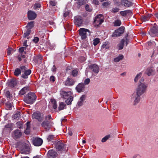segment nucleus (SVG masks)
<instances>
[{
  "label": "nucleus",
  "instance_id": "f257e3e1",
  "mask_svg": "<svg viewBox=\"0 0 158 158\" xmlns=\"http://www.w3.org/2000/svg\"><path fill=\"white\" fill-rule=\"evenodd\" d=\"M62 97L65 99V103L67 105L70 104L73 100V94L71 91L66 92L62 91L60 93Z\"/></svg>",
  "mask_w": 158,
  "mask_h": 158
},
{
  "label": "nucleus",
  "instance_id": "f03ea898",
  "mask_svg": "<svg viewBox=\"0 0 158 158\" xmlns=\"http://www.w3.org/2000/svg\"><path fill=\"white\" fill-rule=\"evenodd\" d=\"M36 96L34 93H28L25 97L24 101L26 103L31 104L35 100Z\"/></svg>",
  "mask_w": 158,
  "mask_h": 158
},
{
  "label": "nucleus",
  "instance_id": "7ed1b4c3",
  "mask_svg": "<svg viewBox=\"0 0 158 158\" xmlns=\"http://www.w3.org/2000/svg\"><path fill=\"white\" fill-rule=\"evenodd\" d=\"M19 147L21 154H27L29 153L30 148L25 142L20 143Z\"/></svg>",
  "mask_w": 158,
  "mask_h": 158
},
{
  "label": "nucleus",
  "instance_id": "20e7f679",
  "mask_svg": "<svg viewBox=\"0 0 158 158\" xmlns=\"http://www.w3.org/2000/svg\"><path fill=\"white\" fill-rule=\"evenodd\" d=\"M148 87V85L145 83L140 84L139 85L136 89V93L140 96L144 94L146 91Z\"/></svg>",
  "mask_w": 158,
  "mask_h": 158
},
{
  "label": "nucleus",
  "instance_id": "39448f33",
  "mask_svg": "<svg viewBox=\"0 0 158 158\" xmlns=\"http://www.w3.org/2000/svg\"><path fill=\"white\" fill-rule=\"evenodd\" d=\"M103 21L102 15L99 14L95 17L94 22V25L95 27H98L103 22Z\"/></svg>",
  "mask_w": 158,
  "mask_h": 158
},
{
  "label": "nucleus",
  "instance_id": "423d86ee",
  "mask_svg": "<svg viewBox=\"0 0 158 158\" xmlns=\"http://www.w3.org/2000/svg\"><path fill=\"white\" fill-rule=\"evenodd\" d=\"M140 95L134 92L131 96V100L133 101V104L135 106L139 103L140 99Z\"/></svg>",
  "mask_w": 158,
  "mask_h": 158
},
{
  "label": "nucleus",
  "instance_id": "0eeeda50",
  "mask_svg": "<svg viewBox=\"0 0 158 158\" xmlns=\"http://www.w3.org/2000/svg\"><path fill=\"white\" fill-rule=\"evenodd\" d=\"M53 125V123L50 120H45L41 124L42 126L47 131L49 130Z\"/></svg>",
  "mask_w": 158,
  "mask_h": 158
},
{
  "label": "nucleus",
  "instance_id": "6e6552de",
  "mask_svg": "<svg viewBox=\"0 0 158 158\" xmlns=\"http://www.w3.org/2000/svg\"><path fill=\"white\" fill-rule=\"evenodd\" d=\"M125 27L123 26L121 27L115 31L113 33L112 36L113 37L120 36L123 34L124 31Z\"/></svg>",
  "mask_w": 158,
  "mask_h": 158
},
{
  "label": "nucleus",
  "instance_id": "1a4fd4ad",
  "mask_svg": "<svg viewBox=\"0 0 158 158\" xmlns=\"http://www.w3.org/2000/svg\"><path fill=\"white\" fill-rule=\"evenodd\" d=\"M83 21V18L81 16L78 15L75 16L74 17V24L78 27L81 26Z\"/></svg>",
  "mask_w": 158,
  "mask_h": 158
},
{
  "label": "nucleus",
  "instance_id": "9d476101",
  "mask_svg": "<svg viewBox=\"0 0 158 158\" xmlns=\"http://www.w3.org/2000/svg\"><path fill=\"white\" fill-rule=\"evenodd\" d=\"M149 33L152 37L158 35V26H154L151 29L149 32Z\"/></svg>",
  "mask_w": 158,
  "mask_h": 158
},
{
  "label": "nucleus",
  "instance_id": "9b49d317",
  "mask_svg": "<svg viewBox=\"0 0 158 158\" xmlns=\"http://www.w3.org/2000/svg\"><path fill=\"white\" fill-rule=\"evenodd\" d=\"M89 32V30L84 28H81L79 30V35L81 36L82 39H85L87 37L86 32Z\"/></svg>",
  "mask_w": 158,
  "mask_h": 158
},
{
  "label": "nucleus",
  "instance_id": "f8f14e48",
  "mask_svg": "<svg viewBox=\"0 0 158 158\" xmlns=\"http://www.w3.org/2000/svg\"><path fill=\"white\" fill-rule=\"evenodd\" d=\"M56 148L58 151H64L65 150V146L62 141L57 142L56 144Z\"/></svg>",
  "mask_w": 158,
  "mask_h": 158
},
{
  "label": "nucleus",
  "instance_id": "ddd939ff",
  "mask_svg": "<svg viewBox=\"0 0 158 158\" xmlns=\"http://www.w3.org/2000/svg\"><path fill=\"white\" fill-rule=\"evenodd\" d=\"M43 141L42 139L39 138H34L32 140V143L33 145L36 146H41Z\"/></svg>",
  "mask_w": 158,
  "mask_h": 158
},
{
  "label": "nucleus",
  "instance_id": "4468645a",
  "mask_svg": "<svg viewBox=\"0 0 158 158\" xmlns=\"http://www.w3.org/2000/svg\"><path fill=\"white\" fill-rule=\"evenodd\" d=\"M33 118L36 119L39 121H42L43 118L41 116V113L40 112H35L32 115Z\"/></svg>",
  "mask_w": 158,
  "mask_h": 158
},
{
  "label": "nucleus",
  "instance_id": "2eb2a0df",
  "mask_svg": "<svg viewBox=\"0 0 158 158\" xmlns=\"http://www.w3.org/2000/svg\"><path fill=\"white\" fill-rule=\"evenodd\" d=\"M22 133L21 131L18 129L14 131L12 133V135L15 139L19 138L22 135Z\"/></svg>",
  "mask_w": 158,
  "mask_h": 158
},
{
  "label": "nucleus",
  "instance_id": "dca6fc26",
  "mask_svg": "<svg viewBox=\"0 0 158 158\" xmlns=\"http://www.w3.org/2000/svg\"><path fill=\"white\" fill-rule=\"evenodd\" d=\"M17 81L15 79H11L9 80L7 83L8 86L10 87H14L17 84Z\"/></svg>",
  "mask_w": 158,
  "mask_h": 158
},
{
  "label": "nucleus",
  "instance_id": "f3484780",
  "mask_svg": "<svg viewBox=\"0 0 158 158\" xmlns=\"http://www.w3.org/2000/svg\"><path fill=\"white\" fill-rule=\"evenodd\" d=\"M28 19L30 20L34 19L36 17V14L34 11L29 10L27 13Z\"/></svg>",
  "mask_w": 158,
  "mask_h": 158
},
{
  "label": "nucleus",
  "instance_id": "a211bd4d",
  "mask_svg": "<svg viewBox=\"0 0 158 158\" xmlns=\"http://www.w3.org/2000/svg\"><path fill=\"white\" fill-rule=\"evenodd\" d=\"M64 83L65 85L70 86L74 84L75 81L73 79L68 77Z\"/></svg>",
  "mask_w": 158,
  "mask_h": 158
},
{
  "label": "nucleus",
  "instance_id": "6ab92c4d",
  "mask_svg": "<svg viewBox=\"0 0 158 158\" xmlns=\"http://www.w3.org/2000/svg\"><path fill=\"white\" fill-rule=\"evenodd\" d=\"M89 68L90 70L96 73H98L99 70V68L98 66L95 64L91 65Z\"/></svg>",
  "mask_w": 158,
  "mask_h": 158
},
{
  "label": "nucleus",
  "instance_id": "aec40b11",
  "mask_svg": "<svg viewBox=\"0 0 158 158\" xmlns=\"http://www.w3.org/2000/svg\"><path fill=\"white\" fill-rule=\"evenodd\" d=\"M121 4L125 6L128 7L132 6V3L128 0H122L121 1Z\"/></svg>",
  "mask_w": 158,
  "mask_h": 158
},
{
  "label": "nucleus",
  "instance_id": "412c9836",
  "mask_svg": "<svg viewBox=\"0 0 158 158\" xmlns=\"http://www.w3.org/2000/svg\"><path fill=\"white\" fill-rule=\"evenodd\" d=\"M76 89L79 93L83 92L85 89L84 84L83 83H79L76 87Z\"/></svg>",
  "mask_w": 158,
  "mask_h": 158
},
{
  "label": "nucleus",
  "instance_id": "4be33fe9",
  "mask_svg": "<svg viewBox=\"0 0 158 158\" xmlns=\"http://www.w3.org/2000/svg\"><path fill=\"white\" fill-rule=\"evenodd\" d=\"M49 107H52L54 109H56L57 107L56 101L54 99H52L49 102Z\"/></svg>",
  "mask_w": 158,
  "mask_h": 158
},
{
  "label": "nucleus",
  "instance_id": "5701e85b",
  "mask_svg": "<svg viewBox=\"0 0 158 158\" xmlns=\"http://www.w3.org/2000/svg\"><path fill=\"white\" fill-rule=\"evenodd\" d=\"M152 16L151 14H148L142 16L141 18V20L144 22H146L149 20Z\"/></svg>",
  "mask_w": 158,
  "mask_h": 158
},
{
  "label": "nucleus",
  "instance_id": "b1692460",
  "mask_svg": "<svg viewBox=\"0 0 158 158\" xmlns=\"http://www.w3.org/2000/svg\"><path fill=\"white\" fill-rule=\"evenodd\" d=\"M57 154L56 152L53 150H49L48 153V158H50L51 157H55Z\"/></svg>",
  "mask_w": 158,
  "mask_h": 158
},
{
  "label": "nucleus",
  "instance_id": "393cba45",
  "mask_svg": "<svg viewBox=\"0 0 158 158\" xmlns=\"http://www.w3.org/2000/svg\"><path fill=\"white\" fill-rule=\"evenodd\" d=\"M24 72L22 75V77L24 79H27L28 78V76L31 73V71L30 69L26 70Z\"/></svg>",
  "mask_w": 158,
  "mask_h": 158
},
{
  "label": "nucleus",
  "instance_id": "a878e982",
  "mask_svg": "<svg viewBox=\"0 0 158 158\" xmlns=\"http://www.w3.org/2000/svg\"><path fill=\"white\" fill-rule=\"evenodd\" d=\"M121 15L123 16H125L127 15H131L132 14L131 10H128L120 12Z\"/></svg>",
  "mask_w": 158,
  "mask_h": 158
},
{
  "label": "nucleus",
  "instance_id": "bb28decb",
  "mask_svg": "<svg viewBox=\"0 0 158 158\" xmlns=\"http://www.w3.org/2000/svg\"><path fill=\"white\" fill-rule=\"evenodd\" d=\"M85 96L84 95H82L77 103V106L79 107L82 106L84 101L85 100Z\"/></svg>",
  "mask_w": 158,
  "mask_h": 158
},
{
  "label": "nucleus",
  "instance_id": "cd10ccee",
  "mask_svg": "<svg viewBox=\"0 0 158 158\" xmlns=\"http://www.w3.org/2000/svg\"><path fill=\"white\" fill-rule=\"evenodd\" d=\"M125 42V39H122L120 41V43L118 44V48L119 50H121L123 48Z\"/></svg>",
  "mask_w": 158,
  "mask_h": 158
},
{
  "label": "nucleus",
  "instance_id": "c85d7f7f",
  "mask_svg": "<svg viewBox=\"0 0 158 158\" xmlns=\"http://www.w3.org/2000/svg\"><path fill=\"white\" fill-rule=\"evenodd\" d=\"M123 58V56L122 55H120L118 56L114 59V61L115 62H118L122 60Z\"/></svg>",
  "mask_w": 158,
  "mask_h": 158
},
{
  "label": "nucleus",
  "instance_id": "c756f323",
  "mask_svg": "<svg viewBox=\"0 0 158 158\" xmlns=\"http://www.w3.org/2000/svg\"><path fill=\"white\" fill-rule=\"evenodd\" d=\"M30 123L29 122H27V128L26 130L24 131V133L27 134H28L30 132Z\"/></svg>",
  "mask_w": 158,
  "mask_h": 158
},
{
  "label": "nucleus",
  "instance_id": "7c9ffc66",
  "mask_svg": "<svg viewBox=\"0 0 158 158\" xmlns=\"http://www.w3.org/2000/svg\"><path fill=\"white\" fill-rule=\"evenodd\" d=\"M34 22L33 21L30 22L28 23L26 27L28 29H31L34 26Z\"/></svg>",
  "mask_w": 158,
  "mask_h": 158
},
{
  "label": "nucleus",
  "instance_id": "2f4dec72",
  "mask_svg": "<svg viewBox=\"0 0 158 158\" xmlns=\"http://www.w3.org/2000/svg\"><path fill=\"white\" fill-rule=\"evenodd\" d=\"M27 89V87H24L19 91V94L21 95H24L26 93Z\"/></svg>",
  "mask_w": 158,
  "mask_h": 158
},
{
  "label": "nucleus",
  "instance_id": "473e14b6",
  "mask_svg": "<svg viewBox=\"0 0 158 158\" xmlns=\"http://www.w3.org/2000/svg\"><path fill=\"white\" fill-rule=\"evenodd\" d=\"M153 70L152 68H148L146 71V73L148 76H150L152 74V73L153 72Z\"/></svg>",
  "mask_w": 158,
  "mask_h": 158
},
{
  "label": "nucleus",
  "instance_id": "72a5a7b5",
  "mask_svg": "<svg viewBox=\"0 0 158 158\" xmlns=\"http://www.w3.org/2000/svg\"><path fill=\"white\" fill-rule=\"evenodd\" d=\"M114 26H119L121 24V21L119 19H117L114 21L113 23Z\"/></svg>",
  "mask_w": 158,
  "mask_h": 158
},
{
  "label": "nucleus",
  "instance_id": "f704fd0d",
  "mask_svg": "<svg viewBox=\"0 0 158 158\" xmlns=\"http://www.w3.org/2000/svg\"><path fill=\"white\" fill-rule=\"evenodd\" d=\"M21 70L17 68L14 72V75L16 76H18L21 73Z\"/></svg>",
  "mask_w": 158,
  "mask_h": 158
},
{
  "label": "nucleus",
  "instance_id": "c9c22d12",
  "mask_svg": "<svg viewBox=\"0 0 158 158\" xmlns=\"http://www.w3.org/2000/svg\"><path fill=\"white\" fill-rule=\"evenodd\" d=\"M20 111H19L17 113H16L13 116V118L15 119H19L20 117Z\"/></svg>",
  "mask_w": 158,
  "mask_h": 158
},
{
  "label": "nucleus",
  "instance_id": "e433bc0d",
  "mask_svg": "<svg viewBox=\"0 0 158 158\" xmlns=\"http://www.w3.org/2000/svg\"><path fill=\"white\" fill-rule=\"evenodd\" d=\"M13 127V124L12 123H10L6 124L5 126V127L7 129H10L11 130L12 128Z\"/></svg>",
  "mask_w": 158,
  "mask_h": 158
},
{
  "label": "nucleus",
  "instance_id": "4c0bfd02",
  "mask_svg": "<svg viewBox=\"0 0 158 158\" xmlns=\"http://www.w3.org/2000/svg\"><path fill=\"white\" fill-rule=\"evenodd\" d=\"M57 2L55 0H51L49 2L50 5L52 6H55L57 4Z\"/></svg>",
  "mask_w": 158,
  "mask_h": 158
},
{
  "label": "nucleus",
  "instance_id": "58836bf2",
  "mask_svg": "<svg viewBox=\"0 0 158 158\" xmlns=\"http://www.w3.org/2000/svg\"><path fill=\"white\" fill-rule=\"evenodd\" d=\"M31 33V30L30 29H27L26 32L23 34V37L26 38Z\"/></svg>",
  "mask_w": 158,
  "mask_h": 158
},
{
  "label": "nucleus",
  "instance_id": "ea45409f",
  "mask_svg": "<svg viewBox=\"0 0 158 158\" xmlns=\"http://www.w3.org/2000/svg\"><path fill=\"white\" fill-rule=\"evenodd\" d=\"M26 48L25 47H23L20 48L19 49V52L20 53H22L24 52V54H26V52H25L24 50L26 49Z\"/></svg>",
  "mask_w": 158,
  "mask_h": 158
},
{
  "label": "nucleus",
  "instance_id": "a19ab883",
  "mask_svg": "<svg viewBox=\"0 0 158 158\" xmlns=\"http://www.w3.org/2000/svg\"><path fill=\"white\" fill-rule=\"evenodd\" d=\"M65 105L63 102H61L59 104L58 109L59 110H63L64 109Z\"/></svg>",
  "mask_w": 158,
  "mask_h": 158
},
{
  "label": "nucleus",
  "instance_id": "79ce46f5",
  "mask_svg": "<svg viewBox=\"0 0 158 158\" xmlns=\"http://www.w3.org/2000/svg\"><path fill=\"white\" fill-rule=\"evenodd\" d=\"M99 42V39L98 38H96L94 40L93 44L94 46H95L97 45Z\"/></svg>",
  "mask_w": 158,
  "mask_h": 158
},
{
  "label": "nucleus",
  "instance_id": "37998d69",
  "mask_svg": "<svg viewBox=\"0 0 158 158\" xmlns=\"http://www.w3.org/2000/svg\"><path fill=\"white\" fill-rule=\"evenodd\" d=\"M141 75L142 73H140L136 75L134 79L135 82H137L138 81V79L141 77Z\"/></svg>",
  "mask_w": 158,
  "mask_h": 158
},
{
  "label": "nucleus",
  "instance_id": "c03bdc74",
  "mask_svg": "<svg viewBox=\"0 0 158 158\" xmlns=\"http://www.w3.org/2000/svg\"><path fill=\"white\" fill-rule=\"evenodd\" d=\"M16 124L18 128L21 129L22 128L23 123L21 121H19L16 123Z\"/></svg>",
  "mask_w": 158,
  "mask_h": 158
},
{
  "label": "nucleus",
  "instance_id": "a18cd8bd",
  "mask_svg": "<svg viewBox=\"0 0 158 158\" xmlns=\"http://www.w3.org/2000/svg\"><path fill=\"white\" fill-rule=\"evenodd\" d=\"M6 109L7 110H10L11 109L12 105L9 102H7L6 104Z\"/></svg>",
  "mask_w": 158,
  "mask_h": 158
},
{
  "label": "nucleus",
  "instance_id": "49530a36",
  "mask_svg": "<svg viewBox=\"0 0 158 158\" xmlns=\"http://www.w3.org/2000/svg\"><path fill=\"white\" fill-rule=\"evenodd\" d=\"M110 137V135H106L102 139V142H105Z\"/></svg>",
  "mask_w": 158,
  "mask_h": 158
},
{
  "label": "nucleus",
  "instance_id": "de8ad7c7",
  "mask_svg": "<svg viewBox=\"0 0 158 158\" xmlns=\"http://www.w3.org/2000/svg\"><path fill=\"white\" fill-rule=\"evenodd\" d=\"M5 95L6 97L9 99L11 98V95L10 94V92L9 91H7L5 93Z\"/></svg>",
  "mask_w": 158,
  "mask_h": 158
},
{
  "label": "nucleus",
  "instance_id": "09e8293b",
  "mask_svg": "<svg viewBox=\"0 0 158 158\" xmlns=\"http://www.w3.org/2000/svg\"><path fill=\"white\" fill-rule=\"evenodd\" d=\"M41 5L39 3H35L33 6V8L34 9L39 8L40 7Z\"/></svg>",
  "mask_w": 158,
  "mask_h": 158
},
{
  "label": "nucleus",
  "instance_id": "8fccbe9b",
  "mask_svg": "<svg viewBox=\"0 0 158 158\" xmlns=\"http://www.w3.org/2000/svg\"><path fill=\"white\" fill-rule=\"evenodd\" d=\"M55 138V137L54 135H49L48 138L47 139L48 140V142H49L50 141H51L52 140L54 139V138Z\"/></svg>",
  "mask_w": 158,
  "mask_h": 158
},
{
  "label": "nucleus",
  "instance_id": "3c124183",
  "mask_svg": "<svg viewBox=\"0 0 158 158\" xmlns=\"http://www.w3.org/2000/svg\"><path fill=\"white\" fill-rule=\"evenodd\" d=\"M52 119L51 116L50 115H46L45 117V120H50Z\"/></svg>",
  "mask_w": 158,
  "mask_h": 158
},
{
  "label": "nucleus",
  "instance_id": "603ef678",
  "mask_svg": "<svg viewBox=\"0 0 158 158\" xmlns=\"http://www.w3.org/2000/svg\"><path fill=\"white\" fill-rule=\"evenodd\" d=\"M119 8L117 7H115L112 9V12L114 13H116L119 11Z\"/></svg>",
  "mask_w": 158,
  "mask_h": 158
},
{
  "label": "nucleus",
  "instance_id": "864d4df0",
  "mask_svg": "<svg viewBox=\"0 0 158 158\" xmlns=\"http://www.w3.org/2000/svg\"><path fill=\"white\" fill-rule=\"evenodd\" d=\"M77 73H78L77 71V70L75 69V70H73L72 71V74L73 76L75 77V76H77Z\"/></svg>",
  "mask_w": 158,
  "mask_h": 158
},
{
  "label": "nucleus",
  "instance_id": "5fc2aeb1",
  "mask_svg": "<svg viewBox=\"0 0 158 158\" xmlns=\"http://www.w3.org/2000/svg\"><path fill=\"white\" fill-rule=\"evenodd\" d=\"M90 81V80L89 78L86 79L84 81V84L85 85H88V84Z\"/></svg>",
  "mask_w": 158,
  "mask_h": 158
},
{
  "label": "nucleus",
  "instance_id": "6e6d98bb",
  "mask_svg": "<svg viewBox=\"0 0 158 158\" xmlns=\"http://www.w3.org/2000/svg\"><path fill=\"white\" fill-rule=\"evenodd\" d=\"M84 3V0H79L78 2V4L80 6L82 5Z\"/></svg>",
  "mask_w": 158,
  "mask_h": 158
},
{
  "label": "nucleus",
  "instance_id": "4d7b16f0",
  "mask_svg": "<svg viewBox=\"0 0 158 158\" xmlns=\"http://www.w3.org/2000/svg\"><path fill=\"white\" fill-rule=\"evenodd\" d=\"M13 49L11 48H9L8 49L7 52V54L8 55H10L11 54V51Z\"/></svg>",
  "mask_w": 158,
  "mask_h": 158
},
{
  "label": "nucleus",
  "instance_id": "13d9d810",
  "mask_svg": "<svg viewBox=\"0 0 158 158\" xmlns=\"http://www.w3.org/2000/svg\"><path fill=\"white\" fill-rule=\"evenodd\" d=\"M56 67L55 65H54L51 69V70L53 73H55L56 71Z\"/></svg>",
  "mask_w": 158,
  "mask_h": 158
},
{
  "label": "nucleus",
  "instance_id": "bf43d9fd",
  "mask_svg": "<svg viewBox=\"0 0 158 158\" xmlns=\"http://www.w3.org/2000/svg\"><path fill=\"white\" fill-rule=\"evenodd\" d=\"M39 40V38L38 37H35L33 40V41L35 43H37Z\"/></svg>",
  "mask_w": 158,
  "mask_h": 158
},
{
  "label": "nucleus",
  "instance_id": "052dcab7",
  "mask_svg": "<svg viewBox=\"0 0 158 158\" xmlns=\"http://www.w3.org/2000/svg\"><path fill=\"white\" fill-rule=\"evenodd\" d=\"M110 4V3L109 2H103L102 5L104 6H107Z\"/></svg>",
  "mask_w": 158,
  "mask_h": 158
},
{
  "label": "nucleus",
  "instance_id": "680f3d73",
  "mask_svg": "<svg viewBox=\"0 0 158 158\" xmlns=\"http://www.w3.org/2000/svg\"><path fill=\"white\" fill-rule=\"evenodd\" d=\"M20 68L21 69V70L23 71V72H24L25 71L26 69H27L24 66H21L20 67Z\"/></svg>",
  "mask_w": 158,
  "mask_h": 158
},
{
  "label": "nucleus",
  "instance_id": "e2e57ef3",
  "mask_svg": "<svg viewBox=\"0 0 158 158\" xmlns=\"http://www.w3.org/2000/svg\"><path fill=\"white\" fill-rule=\"evenodd\" d=\"M124 39L126 42V46H127L128 44L130 42L129 40L126 37H125V39Z\"/></svg>",
  "mask_w": 158,
  "mask_h": 158
},
{
  "label": "nucleus",
  "instance_id": "0e129e2a",
  "mask_svg": "<svg viewBox=\"0 0 158 158\" xmlns=\"http://www.w3.org/2000/svg\"><path fill=\"white\" fill-rule=\"evenodd\" d=\"M108 47L107 46L106 44L105 43L103 44L102 46V48H105L106 49Z\"/></svg>",
  "mask_w": 158,
  "mask_h": 158
},
{
  "label": "nucleus",
  "instance_id": "69168bd1",
  "mask_svg": "<svg viewBox=\"0 0 158 158\" xmlns=\"http://www.w3.org/2000/svg\"><path fill=\"white\" fill-rule=\"evenodd\" d=\"M69 13L68 12V11L64 12L63 14L64 16V17H66L69 15Z\"/></svg>",
  "mask_w": 158,
  "mask_h": 158
},
{
  "label": "nucleus",
  "instance_id": "338daca9",
  "mask_svg": "<svg viewBox=\"0 0 158 158\" xmlns=\"http://www.w3.org/2000/svg\"><path fill=\"white\" fill-rule=\"evenodd\" d=\"M93 3L95 5H98L99 2L98 0H93Z\"/></svg>",
  "mask_w": 158,
  "mask_h": 158
},
{
  "label": "nucleus",
  "instance_id": "774afa93",
  "mask_svg": "<svg viewBox=\"0 0 158 158\" xmlns=\"http://www.w3.org/2000/svg\"><path fill=\"white\" fill-rule=\"evenodd\" d=\"M27 41L25 40L24 41L23 43V46L24 47H25L26 48L28 46V45L27 44Z\"/></svg>",
  "mask_w": 158,
  "mask_h": 158
}]
</instances>
